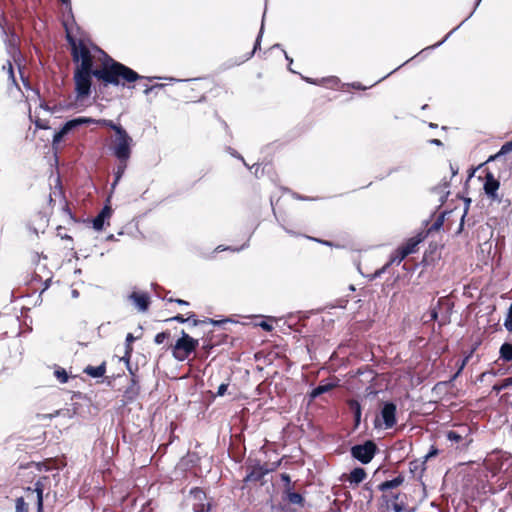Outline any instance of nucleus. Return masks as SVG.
<instances>
[{"label": "nucleus", "mask_w": 512, "mask_h": 512, "mask_svg": "<svg viewBox=\"0 0 512 512\" xmlns=\"http://www.w3.org/2000/svg\"><path fill=\"white\" fill-rule=\"evenodd\" d=\"M80 65L76 68L75 73L93 75L98 80L103 81L106 85L125 86L126 83H133L143 77L128 66L110 59L104 63L101 69L93 70L92 56L80 61Z\"/></svg>", "instance_id": "nucleus-1"}, {"label": "nucleus", "mask_w": 512, "mask_h": 512, "mask_svg": "<svg viewBox=\"0 0 512 512\" xmlns=\"http://www.w3.org/2000/svg\"><path fill=\"white\" fill-rule=\"evenodd\" d=\"M198 346L199 340L182 330L181 336L174 344L169 345V349L175 360L184 362L191 359V356L196 353Z\"/></svg>", "instance_id": "nucleus-2"}, {"label": "nucleus", "mask_w": 512, "mask_h": 512, "mask_svg": "<svg viewBox=\"0 0 512 512\" xmlns=\"http://www.w3.org/2000/svg\"><path fill=\"white\" fill-rule=\"evenodd\" d=\"M94 122H97L99 124L105 125V126L111 128V129H113L115 131V134H117V130L118 129H123L120 125H116L111 120L103 119V120L95 121V120H93L91 118L79 117V118L67 121L62 126V128L54 134V136H53V143L54 144L59 143L66 134H68L70 131H72L76 127H78V126H80L82 124H88V123H94Z\"/></svg>", "instance_id": "nucleus-3"}, {"label": "nucleus", "mask_w": 512, "mask_h": 512, "mask_svg": "<svg viewBox=\"0 0 512 512\" xmlns=\"http://www.w3.org/2000/svg\"><path fill=\"white\" fill-rule=\"evenodd\" d=\"M132 138L124 129H118L113 142V153L118 160H128L131 153Z\"/></svg>", "instance_id": "nucleus-4"}, {"label": "nucleus", "mask_w": 512, "mask_h": 512, "mask_svg": "<svg viewBox=\"0 0 512 512\" xmlns=\"http://www.w3.org/2000/svg\"><path fill=\"white\" fill-rule=\"evenodd\" d=\"M51 486V479L49 476L40 477L34 484V488L28 487L25 491L28 500H35L37 505V512L43 511V493Z\"/></svg>", "instance_id": "nucleus-5"}, {"label": "nucleus", "mask_w": 512, "mask_h": 512, "mask_svg": "<svg viewBox=\"0 0 512 512\" xmlns=\"http://www.w3.org/2000/svg\"><path fill=\"white\" fill-rule=\"evenodd\" d=\"M377 445L372 440H367L363 444L354 445L351 448V455L363 464H368L377 452Z\"/></svg>", "instance_id": "nucleus-6"}, {"label": "nucleus", "mask_w": 512, "mask_h": 512, "mask_svg": "<svg viewBox=\"0 0 512 512\" xmlns=\"http://www.w3.org/2000/svg\"><path fill=\"white\" fill-rule=\"evenodd\" d=\"M92 76L89 74L74 73L75 92L77 99H84L91 93Z\"/></svg>", "instance_id": "nucleus-7"}, {"label": "nucleus", "mask_w": 512, "mask_h": 512, "mask_svg": "<svg viewBox=\"0 0 512 512\" xmlns=\"http://www.w3.org/2000/svg\"><path fill=\"white\" fill-rule=\"evenodd\" d=\"M397 407L393 402H385L380 411V416L385 429H390L396 425Z\"/></svg>", "instance_id": "nucleus-8"}, {"label": "nucleus", "mask_w": 512, "mask_h": 512, "mask_svg": "<svg viewBox=\"0 0 512 512\" xmlns=\"http://www.w3.org/2000/svg\"><path fill=\"white\" fill-rule=\"evenodd\" d=\"M57 201H59V203L63 205V210L66 211L71 216L72 212L65 198V193L63 191L59 176H57V178L55 179L54 190L49 194V204H55Z\"/></svg>", "instance_id": "nucleus-9"}, {"label": "nucleus", "mask_w": 512, "mask_h": 512, "mask_svg": "<svg viewBox=\"0 0 512 512\" xmlns=\"http://www.w3.org/2000/svg\"><path fill=\"white\" fill-rule=\"evenodd\" d=\"M67 41L71 46V54L75 62L91 57L90 50L84 43L81 41L77 43L69 34H67Z\"/></svg>", "instance_id": "nucleus-10"}, {"label": "nucleus", "mask_w": 512, "mask_h": 512, "mask_svg": "<svg viewBox=\"0 0 512 512\" xmlns=\"http://www.w3.org/2000/svg\"><path fill=\"white\" fill-rule=\"evenodd\" d=\"M402 496L404 495L400 492L388 491L383 493L382 499L387 507L391 505L394 512H402L404 510V501L401 499Z\"/></svg>", "instance_id": "nucleus-11"}, {"label": "nucleus", "mask_w": 512, "mask_h": 512, "mask_svg": "<svg viewBox=\"0 0 512 512\" xmlns=\"http://www.w3.org/2000/svg\"><path fill=\"white\" fill-rule=\"evenodd\" d=\"M128 298L139 311L145 312L150 306V296L146 292L133 291Z\"/></svg>", "instance_id": "nucleus-12"}, {"label": "nucleus", "mask_w": 512, "mask_h": 512, "mask_svg": "<svg viewBox=\"0 0 512 512\" xmlns=\"http://www.w3.org/2000/svg\"><path fill=\"white\" fill-rule=\"evenodd\" d=\"M445 436L447 440L451 443V446L455 447V449L460 451H465L472 444L473 440L464 439L457 434H454L450 431L445 432Z\"/></svg>", "instance_id": "nucleus-13"}, {"label": "nucleus", "mask_w": 512, "mask_h": 512, "mask_svg": "<svg viewBox=\"0 0 512 512\" xmlns=\"http://www.w3.org/2000/svg\"><path fill=\"white\" fill-rule=\"evenodd\" d=\"M269 473L266 468H261L260 464L254 465L249 468L247 475L244 478L245 483H256L263 479V477Z\"/></svg>", "instance_id": "nucleus-14"}, {"label": "nucleus", "mask_w": 512, "mask_h": 512, "mask_svg": "<svg viewBox=\"0 0 512 512\" xmlns=\"http://www.w3.org/2000/svg\"><path fill=\"white\" fill-rule=\"evenodd\" d=\"M343 477L345 481L349 482L350 486L355 487L366 479L367 473L364 468L356 467L348 475H343Z\"/></svg>", "instance_id": "nucleus-15"}, {"label": "nucleus", "mask_w": 512, "mask_h": 512, "mask_svg": "<svg viewBox=\"0 0 512 512\" xmlns=\"http://www.w3.org/2000/svg\"><path fill=\"white\" fill-rule=\"evenodd\" d=\"M499 185V181L492 174L488 173L484 183V191L491 200H499L497 195Z\"/></svg>", "instance_id": "nucleus-16"}, {"label": "nucleus", "mask_w": 512, "mask_h": 512, "mask_svg": "<svg viewBox=\"0 0 512 512\" xmlns=\"http://www.w3.org/2000/svg\"><path fill=\"white\" fill-rule=\"evenodd\" d=\"M140 394V385L135 375L131 378L129 386L124 391V397L128 402L134 401Z\"/></svg>", "instance_id": "nucleus-17"}, {"label": "nucleus", "mask_w": 512, "mask_h": 512, "mask_svg": "<svg viewBox=\"0 0 512 512\" xmlns=\"http://www.w3.org/2000/svg\"><path fill=\"white\" fill-rule=\"evenodd\" d=\"M112 214V209L109 206H105L100 213L93 219V228L95 230H102L104 227V222L107 218H110Z\"/></svg>", "instance_id": "nucleus-18"}, {"label": "nucleus", "mask_w": 512, "mask_h": 512, "mask_svg": "<svg viewBox=\"0 0 512 512\" xmlns=\"http://www.w3.org/2000/svg\"><path fill=\"white\" fill-rule=\"evenodd\" d=\"M404 480V476L400 474L397 477L393 478L392 480H387L379 484L378 489L383 493L392 491L394 488H397L400 485H402Z\"/></svg>", "instance_id": "nucleus-19"}, {"label": "nucleus", "mask_w": 512, "mask_h": 512, "mask_svg": "<svg viewBox=\"0 0 512 512\" xmlns=\"http://www.w3.org/2000/svg\"><path fill=\"white\" fill-rule=\"evenodd\" d=\"M285 499L290 504L298 505L303 508L305 506V498L298 492H294L292 488L284 489Z\"/></svg>", "instance_id": "nucleus-20"}, {"label": "nucleus", "mask_w": 512, "mask_h": 512, "mask_svg": "<svg viewBox=\"0 0 512 512\" xmlns=\"http://www.w3.org/2000/svg\"><path fill=\"white\" fill-rule=\"evenodd\" d=\"M449 431L461 437H464V439L473 440L472 428L470 425L466 423L455 424Z\"/></svg>", "instance_id": "nucleus-21"}, {"label": "nucleus", "mask_w": 512, "mask_h": 512, "mask_svg": "<svg viewBox=\"0 0 512 512\" xmlns=\"http://www.w3.org/2000/svg\"><path fill=\"white\" fill-rule=\"evenodd\" d=\"M107 364L103 361L99 366L88 365L83 372L92 378H99L105 375Z\"/></svg>", "instance_id": "nucleus-22"}, {"label": "nucleus", "mask_w": 512, "mask_h": 512, "mask_svg": "<svg viewBox=\"0 0 512 512\" xmlns=\"http://www.w3.org/2000/svg\"><path fill=\"white\" fill-rule=\"evenodd\" d=\"M421 241L422 239L420 237L409 238L404 244L400 246V249L403 251L404 255L408 256L416 252L417 246Z\"/></svg>", "instance_id": "nucleus-23"}, {"label": "nucleus", "mask_w": 512, "mask_h": 512, "mask_svg": "<svg viewBox=\"0 0 512 512\" xmlns=\"http://www.w3.org/2000/svg\"><path fill=\"white\" fill-rule=\"evenodd\" d=\"M484 466L489 472H491L493 476H495L500 472L502 468V463L499 462L498 458L494 459L491 456L485 460Z\"/></svg>", "instance_id": "nucleus-24"}, {"label": "nucleus", "mask_w": 512, "mask_h": 512, "mask_svg": "<svg viewBox=\"0 0 512 512\" xmlns=\"http://www.w3.org/2000/svg\"><path fill=\"white\" fill-rule=\"evenodd\" d=\"M335 387H336V384H333V383L320 384L311 391L310 396L312 399H315L318 396L331 391Z\"/></svg>", "instance_id": "nucleus-25"}, {"label": "nucleus", "mask_w": 512, "mask_h": 512, "mask_svg": "<svg viewBox=\"0 0 512 512\" xmlns=\"http://www.w3.org/2000/svg\"><path fill=\"white\" fill-rule=\"evenodd\" d=\"M500 358L507 362H512V343L505 342L500 347Z\"/></svg>", "instance_id": "nucleus-26"}, {"label": "nucleus", "mask_w": 512, "mask_h": 512, "mask_svg": "<svg viewBox=\"0 0 512 512\" xmlns=\"http://www.w3.org/2000/svg\"><path fill=\"white\" fill-rule=\"evenodd\" d=\"M510 152H512V141L506 142L497 153L488 156L486 160H499Z\"/></svg>", "instance_id": "nucleus-27"}, {"label": "nucleus", "mask_w": 512, "mask_h": 512, "mask_svg": "<svg viewBox=\"0 0 512 512\" xmlns=\"http://www.w3.org/2000/svg\"><path fill=\"white\" fill-rule=\"evenodd\" d=\"M348 406L354 414V420H355V423L357 426L359 424L360 418H361V405L357 400L351 399L348 401Z\"/></svg>", "instance_id": "nucleus-28"}, {"label": "nucleus", "mask_w": 512, "mask_h": 512, "mask_svg": "<svg viewBox=\"0 0 512 512\" xmlns=\"http://www.w3.org/2000/svg\"><path fill=\"white\" fill-rule=\"evenodd\" d=\"M126 167H127L126 162H119L117 167L113 169V175H114V181L112 183V188L113 189L115 188V186L120 181L122 175L124 174V172L126 170Z\"/></svg>", "instance_id": "nucleus-29"}, {"label": "nucleus", "mask_w": 512, "mask_h": 512, "mask_svg": "<svg viewBox=\"0 0 512 512\" xmlns=\"http://www.w3.org/2000/svg\"><path fill=\"white\" fill-rule=\"evenodd\" d=\"M2 70L4 72L7 73V76H8V80L11 82V84L13 85H17L16 83V78H15V74H14V69H13V65L11 63L10 60H8L3 66H2Z\"/></svg>", "instance_id": "nucleus-30"}, {"label": "nucleus", "mask_w": 512, "mask_h": 512, "mask_svg": "<svg viewBox=\"0 0 512 512\" xmlns=\"http://www.w3.org/2000/svg\"><path fill=\"white\" fill-rule=\"evenodd\" d=\"M406 257H407V255H404L403 251L400 249V246H399L392 253L388 265L393 264V263H396L397 265H399Z\"/></svg>", "instance_id": "nucleus-31"}, {"label": "nucleus", "mask_w": 512, "mask_h": 512, "mask_svg": "<svg viewBox=\"0 0 512 512\" xmlns=\"http://www.w3.org/2000/svg\"><path fill=\"white\" fill-rule=\"evenodd\" d=\"M196 314L194 312H188L187 317H184L182 314H177L171 318L166 319L167 322L176 321L178 323H186L190 322L192 318H194Z\"/></svg>", "instance_id": "nucleus-32"}, {"label": "nucleus", "mask_w": 512, "mask_h": 512, "mask_svg": "<svg viewBox=\"0 0 512 512\" xmlns=\"http://www.w3.org/2000/svg\"><path fill=\"white\" fill-rule=\"evenodd\" d=\"M190 494L193 496L195 500L204 501L206 499V493L203 489L199 487L192 488Z\"/></svg>", "instance_id": "nucleus-33"}, {"label": "nucleus", "mask_w": 512, "mask_h": 512, "mask_svg": "<svg viewBox=\"0 0 512 512\" xmlns=\"http://www.w3.org/2000/svg\"><path fill=\"white\" fill-rule=\"evenodd\" d=\"M16 512H29L28 503L25 502L23 497L16 499Z\"/></svg>", "instance_id": "nucleus-34"}, {"label": "nucleus", "mask_w": 512, "mask_h": 512, "mask_svg": "<svg viewBox=\"0 0 512 512\" xmlns=\"http://www.w3.org/2000/svg\"><path fill=\"white\" fill-rule=\"evenodd\" d=\"M54 375L60 383H66L69 378L66 370L60 367L54 371Z\"/></svg>", "instance_id": "nucleus-35"}, {"label": "nucleus", "mask_w": 512, "mask_h": 512, "mask_svg": "<svg viewBox=\"0 0 512 512\" xmlns=\"http://www.w3.org/2000/svg\"><path fill=\"white\" fill-rule=\"evenodd\" d=\"M424 462H420L419 460H413L409 463V470L412 474H415L418 470L423 471Z\"/></svg>", "instance_id": "nucleus-36"}, {"label": "nucleus", "mask_w": 512, "mask_h": 512, "mask_svg": "<svg viewBox=\"0 0 512 512\" xmlns=\"http://www.w3.org/2000/svg\"><path fill=\"white\" fill-rule=\"evenodd\" d=\"M219 342H214L212 337H208L203 342V350H205L206 354H209L210 350L213 349Z\"/></svg>", "instance_id": "nucleus-37"}, {"label": "nucleus", "mask_w": 512, "mask_h": 512, "mask_svg": "<svg viewBox=\"0 0 512 512\" xmlns=\"http://www.w3.org/2000/svg\"><path fill=\"white\" fill-rule=\"evenodd\" d=\"M475 350H476V347H473L470 350V352L462 359L461 364L459 366V369H458L456 375H458L464 369V367L467 365V363L470 360V358L473 356Z\"/></svg>", "instance_id": "nucleus-38"}, {"label": "nucleus", "mask_w": 512, "mask_h": 512, "mask_svg": "<svg viewBox=\"0 0 512 512\" xmlns=\"http://www.w3.org/2000/svg\"><path fill=\"white\" fill-rule=\"evenodd\" d=\"M169 337H170V332L168 330L167 331H163V332H160V333L155 335L154 342L156 344H162Z\"/></svg>", "instance_id": "nucleus-39"}, {"label": "nucleus", "mask_w": 512, "mask_h": 512, "mask_svg": "<svg viewBox=\"0 0 512 512\" xmlns=\"http://www.w3.org/2000/svg\"><path fill=\"white\" fill-rule=\"evenodd\" d=\"M230 320L229 319H224V320H214V319H211V318H204L203 320H200V325H203V324H213V325H223L227 322H229Z\"/></svg>", "instance_id": "nucleus-40"}, {"label": "nucleus", "mask_w": 512, "mask_h": 512, "mask_svg": "<svg viewBox=\"0 0 512 512\" xmlns=\"http://www.w3.org/2000/svg\"><path fill=\"white\" fill-rule=\"evenodd\" d=\"M210 505L203 503V501H200L199 503H195L193 505V511L194 512H209Z\"/></svg>", "instance_id": "nucleus-41"}, {"label": "nucleus", "mask_w": 512, "mask_h": 512, "mask_svg": "<svg viewBox=\"0 0 512 512\" xmlns=\"http://www.w3.org/2000/svg\"><path fill=\"white\" fill-rule=\"evenodd\" d=\"M504 326L509 332H512V303L508 309V314L505 319Z\"/></svg>", "instance_id": "nucleus-42"}, {"label": "nucleus", "mask_w": 512, "mask_h": 512, "mask_svg": "<svg viewBox=\"0 0 512 512\" xmlns=\"http://www.w3.org/2000/svg\"><path fill=\"white\" fill-rule=\"evenodd\" d=\"M281 464V459L278 460V461H275V462H271V463H264L263 465H261V468H266L267 470H269V473L270 472H273L275 471Z\"/></svg>", "instance_id": "nucleus-43"}, {"label": "nucleus", "mask_w": 512, "mask_h": 512, "mask_svg": "<svg viewBox=\"0 0 512 512\" xmlns=\"http://www.w3.org/2000/svg\"><path fill=\"white\" fill-rule=\"evenodd\" d=\"M263 30H264V24L262 23L261 25V28H260V31H259V34L256 38V41H255V45H254V48H253V51L251 52L250 54V57L255 53V51L260 47V42H261V39H262V36H263Z\"/></svg>", "instance_id": "nucleus-44"}, {"label": "nucleus", "mask_w": 512, "mask_h": 512, "mask_svg": "<svg viewBox=\"0 0 512 512\" xmlns=\"http://www.w3.org/2000/svg\"><path fill=\"white\" fill-rule=\"evenodd\" d=\"M459 27H460V25H459V26H457L456 28H454L452 31H450V32H449V33L444 37V39H443L442 41H440V42H438V43H436V44H434V45H432V46H429V47H427V48H424V51H427V49H434V48L439 47L440 45H442V44H443V43H444V42H445V41L450 37V35H451L455 30H457Z\"/></svg>", "instance_id": "nucleus-45"}, {"label": "nucleus", "mask_w": 512, "mask_h": 512, "mask_svg": "<svg viewBox=\"0 0 512 512\" xmlns=\"http://www.w3.org/2000/svg\"><path fill=\"white\" fill-rule=\"evenodd\" d=\"M280 478H281L282 482H284V487H285V489H287V488H292V486H291V477H290V475H289V474H287V473H282V474L280 475Z\"/></svg>", "instance_id": "nucleus-46"}, {"label": "nucleus", "mask_w": 512, "mask_h": 512, "mask_svg": "<svg viewBox=\"0 0 512 512\" xmlns=\"http://www.w3.org/2000/svg\"><path fill=\"white\" fill-rule=\"evenodd\" d=\"M165 299L168 301V302H175L179 305H189V302L186 301V300H183V299H180V298H173V297H165Z\"/></svg>", "instance_id": "nucleus-47"}, {"label": "nucleus", "mask_w": 512, "mask_h": 512, "mask_svg": "<svg viewBox=\"0 0 512 512\" xmlns=\"http://www.w3.org/2000/svg\"><path fill=\"white\" fill-rule=\"evenodd\" d=\"M257 325L260 326L263 330H265L267 332H270L273 329V325L268 321L263 320L260 323H258Z\"/></svg>", "instance_id": "nucleus-48"}, {"label": "nucleus", "mask_w": 512, "mask_h": 512, "mask_svg": "<svg viewBox=\"0 0 512 512\" xmlns=\"http://www.w3.org/2000/svg\"><path fill=\"white\" fill-rule=\"evenodd\" d=\"M304 237H306L309 240H312V241L318 242L320 244L326 245V246H332V243L330 241H327V240H322V239H319V238H316V237L307 236V235H304Z\"/></svg>", "instance_id": "nucleus-49"}, {"label": "nucleus", "mask_w": 512, "mask_h": 512, "mask_svg": "<svg viewBox=\"0 0 512 512\" xmlns=\"http://www.w3.org/2000/svg\"><path fill=\"white\" fill-rule=\"evenodd\" d=\"M8 52L11 54L14 60H16V55L19 54L18 48L14 44H9L8 46Z\"/></svg>", "instance_id": "nucleus-50"}, {"label": "nucleus", "mask_w": 512, "mask_h": 512, "mask_svg": "<svg viewBox=\"0 0 512 512\" xmlns=\"http://www.w3.org/2000/svg\"><path fill=\"white\" fill-rule=\"evenodd\" d=\"M227 388H228V384L227 383L220 384L218 389H217L216 395L217 396H223L226 393Z\"/></svg>", "instance_id": "nucleus-51"}, {"label": "nucleus", "mask_w": 512, "mask_h": 512, "mask_svg": "<svg viewBox=\"0 0 512 512\" xmlns=\"http://www.w3.org/2000/svg\"><path fill=\"white\" fill-rule=\"evenodd\" d=\"M164 85L163 84H156V85H152V86H147L144 90V93L146 95H148L149 93H151L153 90L155 89H160V88H163Z\"/></svg>", "instance_id": "nucleus-52"}, {"label": "nucleus", "mask_w": 512, "mask_h": 512, "mask_svg": "<svg viewBox=\"0 0 512 512\" xmlns=\"http://www.w3.org/2000/svg\"><path fill=\"white\" fill-rule=\"evenodd\" d=\"M35 125L37 128H40V129H47L49 127L48 123L41 119L35 120Z\"/></svg>", "instance_id": "nucleus-53"}, {"label": "nucleus", "mask_w": 512, "mask_h": 512, "mask_svg": "<svg viewBox=\"0 0 512 512\" xmlns=\"http://www.w3.org/2000/svg\"><path fill=\"white\" fill-rule=\"evenodd\" d=\"M363 489H364L366 492H368V496H367V498H368V501H371V500H372V498H373V491H372V489H371V487H370L369 483H366V484L364 485Z\"/></svg>", "instance_id": "nucleus-54"}, {"label": "nucleus", "mask_w": 512, "mask_h": 512, "mask_svg": "<svg viewBox=\"0 0 512 512\" xmlns=\"http://www.w3.org/2000/svg\"><path fill=\"white\" fill-rule=\"evenodd\" d=\"M245 164V166L249 169V170H252L255 168V171L254 173L257 174L259 168H260V164L258 162H254L252 166H249L247 162H243Z\"/></svg>", "instance_id": "nucleus-55"}, {"label": "nucleus", "mask_w": 512, "mask_h": 512, "mask_svg": "<svg viewBox=\"0 0 512 512\" xmlns=\"http://www.w3.org/2000/svg\"><path fill=\"white\" fill-rule=\"evenodd\" d=\"M133 352L132 344L125 343V355L130 358L131 354Z\"/></svg>", "instance_id": "nucleus-56"}, {"label": "nucleus", "mask_w": 512, "mask_h": 512, "mask_svg": "<svg viewBox=\"0 0 512 512\" xmlns=\"http://www.w3.org/2000/svg\"><path fill=\"white\" fill-rule=\"evenodd\" d=\"M503 389L504 388L502 387L501 383L494 384L492 387V391L496 392L497 394Z\"/></svg>", "instance_id": "nucleus-57"}, {"label": "nucleus", "mask_w": 512, "mask_h": 512, "mask_svg": "<svg viewBox=\"0 0 512 512\" xmlns=\"http://www.w3.org/2000/svg\"><path fill=\"white\" fill-rule=\"evenodd\" d=\"M134 341H135V337L133 336V334L132 333H128L127 336H126L125 343L132 344Z\"/></svg>", "instance_id": "nucleus-58"}, {"label": "nucleus", "mask_w": 512, "mask_h": 512, "mask_svg": "<svg viewBox=\"0 0 512 512\" xmlns=\"http://www.w3.org/2000/svg\"><path fill=\"white\" fill-rule=\"evenodd\" d=\"M482 0H477L476 3H475V7L473 9V11L469 14V16L460 24V26L467 20L469 19L473 13L475 12L476 8L479 6V4L481 3Z\"/></svg>", "instance_id": "nucleus-59"}, {"label": "nucleus", "mask_w": 512, "mask_h": 512, "mask_svg": "<svg viewBox=\"0 0 512 512\" xmlns=\"http://www.w3.org/2000/svg\"><path fill=\"white\" fill-rule=\"evenodd\" d=\"M437 454H438V450H437L436 448H433V449H432V450H431V451L426 455V457H425V458L427 459V458L433 457V456H435V455H437Z\"/></svg>", "instance_id": "nucleus-60"}, {"label": "nucleus", "mask_w": 512, "mask_h": 512, "mask_svg": "<svg viewBox=\"0 0 512 512\" xmlns=\"http://www.w3.org/2000/svg\"><path fill=\"white\" fill-rule=\"evenodd\" d=\"M278 147H279V145H275V144H270V145H268V146L265 148V150L267 151V154H266V155L268 156V155H269V151H270V150H274L275 148H278Z\"/></svg>", "instance_id": "nucleus-61"}, {"label": "nucleus", "mask_w": 512, "mask_h": 512, "mask_svg": "<svg viewBox=\"0 0 512 512\" xmlns=\"http://www.w3.org/2000/svg\"><path fill=\"white\" fill-rule=\"evenodd\" d=\"M190 322H191V325H192V326H199V325H200V320H199V319H197V318H196V316H195L194 318H192V319L190 320Z\"/></svg>", "instance_id": "nucleus-62"}, {"label": "nucleus", "mask_w": 512, "mask_h": 512, "mask_svg": "<svg viewBox=\"0 0 512 512\" xmlns=\"http://www.w3.org/2000/svg\"><path fill=\"white\" fill-rule=\"evenodd\" d=\"M351 86H352L353 88H355V89H359V90H361V89H365V87H363L359 82H354V83H352V84H351Z\"/></svg>", "instance_id": "nucleus-63"}, {"label": "nucleus", "mask_w": 512, "mask_h": 512, "mask_svg": "<svg viewBox=\"0 0 512 512\" xmlns=\"http://www.w3.org/2000/svg\"><path fill=\"white\" fill-rule=\"evenodd\" d=\"M443 224V220L442 219H438L434 224H433V227L438 229L441 225Z\"/></svg>", "instance_id": "nucleus-64"}]
</instances>
